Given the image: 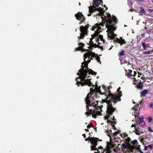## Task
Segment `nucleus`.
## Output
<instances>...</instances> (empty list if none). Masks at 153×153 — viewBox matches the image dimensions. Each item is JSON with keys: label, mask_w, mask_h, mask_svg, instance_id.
I'll return each instance as SVG.
<instances>
[{"label": "nucleus", "mask_w": 153, "mask_h": 153, "mask_svg": "<svg viewBox=\"0 0 153 153\" xmlns=\"http://www.w3.org/2000/svg\"><path fill=\"white\" fill-rule=\"evenodd\" d=\"M84 57L85 62L82 63V68L77 74L79 76L76 79V81L78 86L80 85L82 86L87 85L92 86L90 89L91 93L88 94L85 100L86 104L85 114L88 116L92 115L93 117L96 118L97 116L101 115L100 110L102 111L101 106L106 105L107 114L104 117L105 119L107 120L108 123L111 124L114 121L111 117V114L114 111L111 101H117V97L112 95L109 88L104 85L98 87L97 85L94 86L91 81V77L89 75H96V73L89 69L87 67L88 64L90 62L92 57H95L97 62H100L99 57L95 53L89 51L84 54Z\"/></svg>", "instance_id": "f257e3e1"}, {"label": "nucleus", "mask_w": 153, "mask_h": 153, "mask_svg": "<svg viewBox=\"0 0 153 153\" xmlns=\"http://www.w3.org/2000/svg\"><path fill=\"white\" fill-rule=\"evenodd\" d=\"M102 0H93V6L89 7V12L92 13L95 10H97L99 11V15L96 17L97 20L100 23L96 24L95 25L93 26L92 28V30L95 31V33L92 35V38L90 39V40L89 43L90 47L91 48L97 47L98 45L94 43L93 41V39L95 37V40L97 42H98L100 39L102 41H104L103 36L100 35H98L99 33L102 31V29L101 28L104 24L106 26L105 27L107 28V32L108 37L111 39H114L116 35L114 33V31L116 30L115 27L114 26L117 23V20L115 16H113L112 17L109 13L106 14V15L104 14V12L102 8L99 7L96 8L100 4V3H102ZM91 13L88 14V16H90Z\"/></svg>", "instance_id": "f03ea898"}, {"label": "nucleus", "mask_w": 153, "mask_h": 153, "mask_svg": "<svg viewBox=\"0 0 153 153\" xmlns=\"http://www.w3.org/2000/svg\"><path fill=\"white\" fill-rule=\"evenodd\" d=\"M85 140L86 141L89 140L91 142V150H96L94 153H110V149L111 148H112L114 146L113 144L109 143H107L106 146V149L105 151V150L102 148V147L100 146L98 147V149L96 147L97 145V142L98 140L100 141L98 138H92L89 137L88 138L86 139Z\"/></svg>", "instance_id": "7ed1b4c3"}, {"label": "nucleus", "mask_w": 153, "mask_h": 153, "mask_svg": "<svg viewBox=\"0 0 153 153\" xmlns=\"http://www.w3.org/2000/svg\"><path fill=\"white\" fill-rule=\"evenodd\" d=\"M88 25L85 26H81L80 27V31L81 33L80 36L78 37V39L79 40L80 39H83L84 36L87 34L88 33Z\"/></svg>", "instance_id": "20e7f679"}, {"label": "nucleus", "mask_w": 153, "mask_h": 153, "mask_svg": "<svg viewBox=\"0 0 153 153\" xmlns=\"http://www.w3.org/2000/svg\"><path fill=\"white\" fill-rule=\"evenodd\" d=\"M137 125L135 124H132L131 127H134L135 130V133L138 135H140L142 134L143 133V128L141 126H139L138 127H137Z\"/></svg>", "instance_id": "39448f33"}, {"label": "nucleus", "mask_w": 153, "mask_h": 153, "mask_svg": "<svg viewBox=\"0 0 153 153\" xmlns=\"http://www.w3.org/2000/svg\"><path fill=\"white\" fill-rule=\"evenodd\" d=\"M136 71H131L128 70V72L126 74V75L128 77L133 79L134 80V79H136V78L135 77V76H136Z\"/></svg>", "instance_id": "423d86ee"}, {"label": "nucleus", "mask_w": 153, "mask_h": 153, "mask_svg": "<svg viewBox=\"0 0 153 153\" xmlns=\"http://www.w3.org/2000/svg\"><path fill=\"white\" fill-rule=\"evenodd\" d=\"M75 16L77 20L81 21L79 23V25H80L82 22H84L85 18L81 13L79 12L75 14Z\"/></svg>", "instance_id": "0eeeda50"}, {"label": "nucleus", "mask_w": 153, "mask_h": 153, "mask_svg": "<svg viewBox=\"0 0 153 153\" xmlns=\"http://www.w3.org/2000/svg\"><path fill=\"white\" fill-rule=\"evenodd\" d=\"M120 87H119L117 89V91L118 93V95H113L112 94V95L113 96H116L117 97V101H111V103L112 104V103H113L114 104L115 103H116V102H117V101L119 100H120V97H121V96L122 95L121 93L122 92L120 90Z\"/></svg>", "instance_id": "6e6552de"}, {"label": "nucleus", "mask_w": 153, "mask_h": 153, "mask_svg": "<svg viewBox=\"0 0 153 153\" xmlns=\"http://www.w3.org/2000/svg\"><path fill=\"white\" fill-rule=\"evenodd\" d=\"M137 78H136V79H134V84H136L137 82H136L137 80L140 81L139 82H141V79H144L143 76L141 74H138L137 75Z\"/></svg>", "instance_id": "1a4fd4ad"}, {"label": "nucleus", "mask_w": 153, "mask_h": 153, "mask_svg": "<svg viewBox=\"0 0 153 153\" xmlns=\"http://www.w3.org/2000/svg\"><path fill=\"white\" fill-rule=\"evenodd\" d=\"M120 39H119L117 38H116V39L114 40V41L115 42H118L121 45L123 44H125L126 42H125L124 39L120 37Z\"/></svg>", "instance_id": "9d476101"}, {"label": "nucleus", "mask_w": 153, "mask_h": 153, "mask_svg": "<svg viewBox=\"0 0 153 153\" xmlns=\"http://www.w3.org/2000/svg\"><path fill=\"white\" fill-rule=\"evenodd\" d=\"M138 105L137 104V105H136L134 106V108H133V109H135V112H134V113L133 114V115H134L135 117H137L138 116V114L139 113V111L138 110Z\"/></svg>", "instance_id": "9b49d317"}, {"label": "nucleus", "mask_w": 153, "mask_h": 153, "mask_svg": "<svg viewBox=\"0 0 153 153\" xmlns=\"http://www.w3.org/2000/svg\"><path fill=\"white\" fill-rule=\"evenodd\" d=\"M79 47L76 49V50H80L82 51V52L84 51V49L83 48V47L84 46V44L82 43V42H80L79 41H78Z\"/></svg>", "instance_id": "f8f14e48"}, {"label": "nucleus", "mask_w": 153, "mask_h": 153, "mask_svg": "<svg viewBox=\"0 0 153 153\" xmlns=\"http://www.w3.org/2000/svg\"><path fill=\"white\" fill-rule=\"evenodd\" d=\"M136 12L141 13H143L144 14H145L146 13V12L145 11L144 9L142 7H138L136 11Z\"/></svg>", "instance_id": "ddd939ff"}, {"label": "nucleus", "mask_w": 153, "mask_h": 153, "mask_svg": "<svg viewBox=\"0 0 153 153\" xmlns=\"http://www.w3.org/2000/svg\"><path fill=\"white\" fill-rule=\"evenodd\" d=\"M148 93V91L147 90H144L141 92V96H145Z\"/></svg>", "instance_id": "4468645a"}, {"label": "nucleus", "mask_w": 153, "mask_h": 153, "mask_svg": "<svg viewBox=\"0 0 153 153\" xmlns=\"http://www.w3.org/2000/svg\"><path fill=\"white\" fill-rule=\"evenodd\" d=\"M120 131H117L115 132V133H114L112 134H113V136L114 137V136H116L117 134H120Z\"/></svg>", "instance_id": "2eb2a0df"}, {"label": "nucleus", "mask_w": 153, "mask_h": 153, "mask_svg": "<svg viewBox=\"0 0 153 153\" xmlns=\"http://www.w3.org/2000/svg\"><path fill=\"white\" fill-rule=\"evenodd\" d=\"M142 44L143 48L144 50H146V43L144 42H142Z\"/></svg>", "instance_id": "dca6fc26"}, {"label": "nucleus", "mask_w": 153, "mask_h": 153, "mask_svg": "<svg viewBox=\"0 0 153 153\" xmlns=\"http://www.w3.org/2000/svg\"><path fill=\"white\" fill-rule=\"evenodd\" d=\"M119 55L120 56H123L124 55V51H122L119 53Z\"/></svg>", "instance_id": "f3484780"}, {"label": "nucleus", "mask_w": 153, "mask_h": 153, "mask_svg": "<svg viewBox=\"0 0 153 153\" xmlns=\"http://www.w3.org/2000/svg\"><path fill=\"white\" fill-rule=\"evenodd\" d=\"M120 136L122 138H123L127 137V135L126 134H121Z\"/></svg>", "instance_id": "a211bd4d"}, {"label": "nucleus", "mask_w": 153, "mask_h": 153, "mask_svg": "<svg viewBox=\"0 0 153 153\" xmlns=\"http://www.w3.org/2000/svg\"><path fill=\"white\" fill-rule=\"evenodd\" d=\"M148 119L149 120V122L151 123L152 122L153 119L152 117H149L148 118Z\"/></svg>", "instance_id": "6ab92c4d"}, {"label": "nucleus", "mask_w": 153, "mask_h": 153, "mask_svg": "<svg viewBox=\"0 0 153 153\" xmlns=\"http://www.w3.org/2000/svg\"><path fill=\"white\" fill-rule=\"evenodd\" d=\"M143 121V119L142 118H139V120L137 121V123H140Z\"/></svg>", "instance_id": "aec40b11"}, {"label": "nucleus", "mask_w": 153, "mask_h": 153, "mask_svg": "<svg viewBox=\"0 0 153 153\" xmlns=\"http://www.w3.org/2000/svg\"><path fill=\"white\" fill-rule=\"evenodd\" d=\"M137 140H133L132 141V143L134 144V145L135 144H136V143H137Z\"/></svg>", "instance_id": "412c9836"}, {"label": "nucleus", "mask_w": 153, "mask_h": 153, "mask_svg": "<svg viewBox=\"0 0 153 153\" xmlns=\"http://www.w3.org/2000/svg\"><path fill=\"white\" fill-rule=\"evenodd\" d=\"M130 139L129 138H127L126 139H125V140L126 141V143H128L130 141Z\"/></svg>", "instance_id": "4be33fe9"}, {"label": "nucleus", "mask_w": 153, "mask_h": 153, "mask_svg": "<svg viewBox=\"0 0 153 153\" xmlns=\"http://www.w3.org/2000/svg\"><path fill=\"white\" fill-rule=\"evenodd\" d=\"M147 11L150 13H153V10H152L150 9H148L147 10Z\"/></svg>", "instance_id": "5701e85b"}, {"label": "nucleus", "mask_w": 153, "mask_h": 153, "mask_svg": "<svg viewBox=\"0 0 153 153\" xmlns=\"http://www.w3.org/2000/svg\"><path fill=\"white\" fill-rule=\"evenodd\" d=\"M148 131L152 132H153V131L151 129V128L150 127H149L148 128Z\"/></svg>", "instance_id": "b1692460"}, {"label": "nucleus", "mask_w": 153, "mask_h": 153, "mask_svg": "<svg viewBox=\"0 0 153 153\" xmlns=\"http://www.w3.org/2000/svg\"><path fill=\"white\" fill-rule=\"evenodd\" d=\"M153 51H147V54H151V53H152Z\"/></svg>", "instance_id": "393cba45"}, {"label": "nucleus", "mask_w": 153, "mask_h": 153, "mask_svg": "<svg viewBox=\"0 0 153 153\" xmlns=\"http://www.w3.org/2000/svg\"><path fill=\"white\" fill-rule=\"evenodd\" d=\"M138 146H140V145H138ZM138 150L139 152H140L141 153H143V152L142 151L141 149L139 148L138 149Z\"/></svg>", "instance_id": "a878e982"}, {"label": "nucleus", "mask_w": 153, "mask_h": 153, "mask_svg": "<svg viewBox=\"0 0 153 153\" xmlns=\"http://www.w3.org/2000/svg\"><path fill=\"white\" fill-rule=\"evenodd\" d=\"M147 147L148 148H149L151 149L152 148L153 146L152 145H150L148 146Z\"/></svg>", "instance_id": "bb28decb"}, {"label": "nucleus", "mask_w": 153, "mask_h": 153, "mask_svg": "<svg viewBox=\"0 0 153 153\" xmlns=\"http://www.w3.org/2000/svg\"><path fill=\"white\" fill-rule=\"evenodd\" d=\"M148 147L147 146H145L144 147V150H148Z\"/></svg>", "instance_id": "cd10ccee"}, {"label": "nucleus", "mask_w": 153, "mask_h": 153, "mask_svg": "<svg viewBox=\"0 0 153 153\" xmlns=\"http://www.w3.org/2000/svg\"><path fill=\"white\" fill-rule=\"evenodd\" d=\"M153 105V103H151V104H150V105H149V107H152Z\"/></svg>", "instance_id": "c85d7f7f"}, {"label": "nucleus", "mask_w": 153, "mask_h": 153, "mask_svg": "<svg viewBox=\"0 0 153 153\" xmlns=\"http://www.w3.org/2000/svg\"><path fill=\"white\" fill-rule=\"evenodd\" d=\"M143 53L144 54L146 55L147 54V51H145L143 52Z\"/></svg>", "instance_id": "c756f323"}, {"label": "nucleus", "mask_w": 153, "mask_h": 153, "mask_svg": "<svg viewBox=\"0 0 153 153\" xmlns=\"http://www.w3.org/2000/svg\"><path fill=\"white\" fill-rule=\"evenodd\" d=\"M141 84H140L139 85H138L137 87L138 88H140V87H141Z\"/></svg>", "instance_id": "7c9ffc66"}, {"label": "nucleus", "mask_w": 153, "mask_h": 153, "mask_svg": "<svg viewBox=\"0 0 153 153\" xmlns=\"http://www.w3.org/2000/svg\"><path fill=\"white\" fill-rule=\"evenodd\" d=\"M139 74V72H138V73H137H137L136 72V76H136V77H136V78H137V75H138V74Z\"/></svg>", "instance_id": "2f4dec72"}, {"label": "nucleus", "mask_w": 153, "mask_h": 153, "mask_svg": "<svg viewBox=\"0 0 153 153\" xmlns=\"http://www.w3.org/2000/svg\"><path fill=\"white\" fill-rule=\"evenodd\" d=\"M111 132V131L110 130H109V131H108V133H109L110 134V132Z\"/></svg>", "instance_id": "473e14b6"}, {"label": "nucleus", "mask_w": 153, "mask_h": 153, "mask_svg": "<svg viewBox=\"0 0 153 153\" xmlns=\"http://www.w3.org/2000/svg\"><path fill=\"white\" fill-rule=\"evenodd\" d=\"M82 135L84 137V138H85V134H83Z\"/></svg>", "instance_id": "72a5a7b5"}, {"label": "nucleus", "mask_w": 153, "mask_h": 153, "mask_svg": "<svg viewBox=\"0 0 153 153\" xmlns=\"http://www.w3.org/2000/svg\"><path fill=\"white\" fill-rule=\"evenodd\" d=\"M91 127V126L89 125H88V126H87V128H90Z\"/></svg>", "instance_id": "f704fd0d"}, {"label": "nucleus", "mask_w": 153, "mask_h": 153, "mask_svg": "<svg viewBox=\"0 0 153 153\" xmlns=\"http://www.w3.org/2000/svg\"><path fill=\"white\" fill-rule=\"evenodd\" d=\"M140 103L141 104H143V102L142 101H141L140 102Z\"/></svg>", "instance_id": "c9c22d12"}, {"label": "nucleus", "mask_w": 153, "mask_h": 153, "mask_svg": "<svg viewBox=\"0 0 153 153\" xmlns=\"http://www.w3.org/2000/svg\"><path fill=\"white\" fill-rule=\"evenodd\" d=\"M111 47L110 49H109V50H111Z\"/></svg>", "instance_id": "e433bc0d"}, {"label": "nucleus", "mask_w": 153, "mask_h": 153, "mask_svg": "<svg viewBox=\"0 0 153 153\" xmlns=\"http://www.w3.org/2000/svg\"><path fill=\"white\" fill-rule=\"evenodd\" d=\"M109 137H110V139H111V136H110L109 135Z\"/></svg>", "instance_id": "4c0bfd02"}, {"label": "nucleus", "mask_w": 153, "mask_h": 153, "mask_svg": "<svg viewBox=\"0 0 153 153\" xmlns=\"http://www.w3.org/2000/svg\"><path fill=\"white\" fill-rule=\"evenodd\" d=\"M113 118H114V116H113Z\"/></svg>", "instance_id": "58836bf2"}, {"label": "nucleus", "mask_w": 153, "mask_h": 153, "mask_svg": "<svg viewBox=\"0 0 153 153\" xmlns=\"http://www.w3.org/2000/svg\"><path fill=\"white\" fill-rule=\"evenodd\" d=\"M85 130L87 131V130L86 129H85ZM87 131H88L87 130Z\"/></svg>", "instance_id": "ea45409f"}, {"label": "nucleus", "mask_w": 153, "mask_h": 153, "mask_svg": "<svg viewBox=\"0 0 153 153\" xmlns=\"http://www.w3.org/2000/svg\"><path fill=\"white\" fill-rule=\"evenodd\" d=\"M152 2L153 3V0H152Z\"/></svg>", "instance_id": "a19ab883"}]
</instances>
